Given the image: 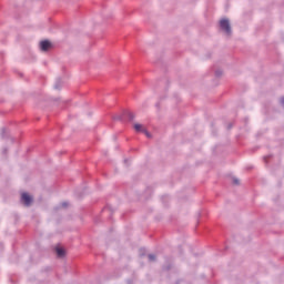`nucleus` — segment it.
I'll return each instance as SVG.
<instances>
[{
  "mask_svg": "<svg viewBox=\"0 0 284 284\" xmlns=\"http://www.w3.org/2000/svg\"><path fill=\"white\" fill-rule=\"evenodd\" d=\"M220 28L225 32V34H232V27L230 26V20L227 19H222L220 21Z\"/></svg>",
  "mask_w": 284,
  "mask_h": 284,
  "instance_id": "obj_1",
  "label": "nucleus"
},
{
  "mask_svg": "<svg viewBox=\"0 0 284 284\" xmlns=\"http://www.w3.org/2000/svg\"><path fill=\"white\" fill-rule=\"evenodd\" d=\"M118 119L120 121H134V113L132 111H123L122 115Z\"/></svg>",
  "mask_w": 284,
  "mask_h": 284,
  "instance_id": "obj_2",
  "label": "nucleus"
},
{
  "mask_svg": "<svg viewBox=\"0 0 284 284\" xmlns=\"http://www.w3.org/2000/svg\"><path fill=\"white\" fill-rule=\"evenodd\" d=\"M21 203H23L26 207H30L32 205V196L28 193H22Z\"/></svg>",
  "mask_w": 284,
  "mask_h": 284,
  "instance_id": "obj_3",
  "label": "nucleus"
},
{
  "mask_svg": "<svg viewBox=\"0 0 284 284\" xmlns=\"http://www.w3.org/2000/svg\"><path fill=\"white\" fill-rule=\"evenodd\" d=\"M52 48V43L49 40H44L40 42V49L42 52H48Z\"/></svg>",
  "mask_w": 284,
  "mask_h": 284,
  "instance_id": "obj_4",
  "label": "nucleus"
},
{
  "mask_svg": "<svg viewBox=\"0 0 284 284\" xmlns=\"http://www.w3.org/2000/svg\"><path fill=\"white\" fill-rule=\"evenodd\" d=\"M55 253L59 258H63L65 256V248L58 246L55 247Z\"/></svg>",
  "mask_w": 284,
  "mask_h": 284,
  "instance_id": "obj_5",
  "label": "nucleus"
},
{
  "mask_svg": "<svg viewBox=\"0 0 284 284\" xmlns=\"http://www.w3.org/2000/svg\"><path fill=\"white\" fill-rule=\"evenodd\" d=\"M134 130L136 132H143V130H145V129H143V125H141V124H134Z\"/></svg>",
  "mask_w": 284,
  "mask_h": 284,
  "instance_id": "obj_6",
  "label": "nucleus"
},
{
  "mask_svg": "<svg viewBox=\"0 0 284 284\" xmlns=\"http://www.w3.org/2000/svg\"><path fill=\"white\" fill-rule=\"evenodd\" d=\"M60 88H61V79H58L55 82L54 89L60 90Z\"/></svg>",
  "mask_w": 284,
  "mask_h": 284,
  "instance_id": "obj_7",
  "label": "nucleus"
},
{
  "mask_svg": "<svg viewBox=\"0 0 284 284\" xmlns=\"http://www.w3.org/2000/svg\"><path fill=\"white\" fill-rule=\"evenodd\" d=\"M149 261H151V262L156 261V255H154V254H149Z\"/></svg>",
  "mask_w": 284,
  "mask_h": 284,
  "instance_id": "obj_8",
  "label": "nucleus"
},
{
  "mask_svg": "<svg viewBox=\"0 0 284 284\" xmlns=\"http://www.w3.org/2000/svg\"><path fill=\"white\" fill-rule=\"evenodd\" d=\"M223 75V71L221 69H217L215 71V77H222Z\"/></svg>",
  "mask_w": 284,
  "mask_h": 284,
  "instance_id": "obj_9",
  "label": "nucleus"
},
{
  "mask_svg": "<svg viewBox=\"0 0 284 284\" xmlns=\"http://www.w3.org/2000/svg\"><path fill=\"white\" fill-rule=\"evenodd\" d=\"M143 134H145V136H148V139H150L152 135L150 134V132H148V130H143Z\"/></svg>",
  "mask_w": 284,
  "mask_h": 284,
  "instance_id": "obj_10",
  "label": "nucleus"
},
{
  "mask_svg": "<svg viewBox=\"0 0 284 284\" xmlns=\"http://www.w3.org/2000/svg\"><path fill=\"white\" fill-rule=\"evenodd\" d=\"M240 184V181H239V179H236V178H233V185H239Z\"/></svg>",
  "mask_w": 284,
  "mask_h": 284,
  "instance_id": "obj_11",
  "label": "nucleus"
},
{
  "mask_svg": "<svg viewBox=\"0 0 284 284\" xmlns=\"http://www.w3.org/2000/svg\"><path fill=\"white\" fill-rule=\"evenodd\" d=\"M270 159H272V155H266V156H264L265 163H267V161H270Z\"/></svg>",
  "mask_w": 284,
  "mask_h": 284,
  "instance_id": "obj_12",
  "label": "nucleus"
},
{
  "mask_svg": "<svg viewBox=\"0 0 284 284\" xmlns=\"http://www.w3.org/2000/svg\"><path fill=\"white\" fill-rule=\"evenodd\" d=\"M280 103H281V105H283V106H284V97H283V98H281Z\"/></svg>",
  "mask_w": 284,
  "mask_h": 284,
  "instance_id": "obj_13",
  "label": "nucleus"
},
{
  "mask_svg": "<svg viewBox=\"0 0 284 284\" xmlns=\"http://www.w3.org/2000/svg\"><path fill=\"white\" fill-rule=\"evenodd\" d=\"M61 206H62V207H68V202H63V203L61 204Z\"/></svg>",
  "mask_w": 284,
  "mask_h": 284,
  "instance_id": "obj_14",
  "label": "nucleus"
},
{
  "mask_svg": "<svg viewBox=\"0 0 284 284\" xmlns=\"http://www.w3.org/2000/svg\"><path fill=\"white\" fill-rule=\"evenodd\" d=\"M2 153L8 154V149H3Z\"/></svg>",
  "mask_w": 284,
  "mask_h": 284,
  "instance_id": "obj_15",
  "label": "nucleus"
},
{
  "mask_svg": "<svg viewBox=\"0 0 284 284\" xmlns=\"http://www.w3.org/2000/svg\"><path fill=\"white\" fill-rule=\"evenodd\" d=\"M4 134H6V129H2L1 135L4 136Z\"/></svg>",
  "mask_w": 284,
  "mask_h": 284,
  "instance_id": "obj_16",
  "label": "nucleus"
},
{
  "mask_svg": "<svg viewBox=\"0 0 284 284\" xmlns=\"http://www.w3.org/2000/svg\"><path fill=\"white\" fill-rule=\"evenodd\" d=\"M232 128V124L229 125V130Z\"/></svg>",
  "mask_w": 284,
  "mask_h": 284,
  "instance_id": "obj_17",
  "label": "nucleus"
}]
</instances>
